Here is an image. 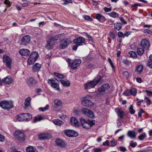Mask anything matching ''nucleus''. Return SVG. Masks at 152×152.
I'll use <instances>...</instances> for the list:
<instances>
[{
    "label": "nucleus",
    "instance_id": "nucleus-10",
    "mask_svg": "<svg viewBox=\"0 0 152 152\" xmlns=\"http://www.w3.org/2000/svg\"><path fill=\"white\" fill-rule=\"evenodd\" d=\"M64 133L65 135L69 137H76L78 135V133L77 132L70 129L65 130Z\"/></svg>",
    "mask_w": 152,
    "mask_h": 152
},
{
    "label": "nucleus",
    "instance_id": "nucleus-59",
    "mask_svg": "<svg viewBox=\"0 0 152 152\" xmlns=\"http://www.w3.org/2000/svg\"><path fill=\"white\" fill-rule=\"evenodd\" d=\"M5 140V136L0 133V142H4Z\"/></svg>",
    "mask_w": 152,
    "mask_h": 152
},
{
    "label": "nucleus",
    "instance_id": "nucleus-25",
    "mask_svg": "<svg viewBox=\"0 0 152 152\" xmlns=\"http://www.w3.org/2000/svg\"><path fill=\"white\" fill-rule=\"evenodd\" d=\"M143 69V66L142 64H140L137 66L135 68V71L138 74H140Z\"/></svg>",
    "mask_w": 152,
    "mask_h": 152
},
{
    "label": "nucleus",
    "instance_id": "nucleus-22",
    "mask_svg": "<svg viewBox=\"0 0 152 152\" xmlns=\"http://www.w3.org/2000/svg\"><path fill=\"white\" fill-rule=\"evenodd\" d=\"M115 111L117 115L121 118H123L124 115V112L122 110L120 109L119 107L116 108Z\"/></svg>",
    "mask_w": 152,
    "mask_h": 152
},
{
    "label": "nucleus",
    "instance_id": "nucleus-49",
    "mask_svg": "<svg viewBox=\"0 0 152 152\" xmlns=\"http://www.w3.org/2000/svg\"><path fill=\"white\" fill-rule=\"evenodd\" d=\"M49 107V105L48 104H47L44 107H40L39 108V111L44 112L48 110V108Z\"/></svg>",
    "mask_w": 152,
    "mask_h": 152
},
{
    "label": "nucleus",
    "instance_id": "nucleus-9",
    "mask_svg": "<svg viewBox=\"0 0 152 152\" xmlns=\"http://www.w3.org/2000/svg\"><path fill=\"white\" fill-rule=\"evenodd\" d=\"M62 106V103L61 101L58 99H56L54 101L53 108L56 111H59L60 108Z\"/></svg>",
    "mask_w": 152,
    "mask_h": 152
},
{
    "label": "nucleus",
    "instance_id": "nucleus-60",
    "mask_svg": "<svg viewBox=\"0 0 152 152\" xmlns=\"http://www.w3.org/2000/svg\"><path fill=\"white\" fill-rule=\"evenodd\" d=\"M122 74L126 78H128L129 75V73L126 71H124L122 72Z\"/></svg>",
    "mask_w": 152,
    "mask_h": 152
},
{
    "label": "nucleus",
    "instance_id": "nucleus-51",
    "mask_svg": "<svg viewBox=\"0 0 152 152\" xmlns=\"http://www.w3.org/2000/svg\"><path fill=\"white\" fill-rule=\"evenodd\" d=\"M145 99L147 100L146 102L147 106H150L151 103V101L150 99L148 97H145Z\"/></svg>",
    "mask_w": 152,
    "mask_h": 152
},
{
    "label": "nucleus",
    "instance_id": "nucleus-17",
    "mask_svg": "<svg viewBox=\"0 0 152 152\" xmlns=\"http://www.w3.org/2000/svg\"><path fill=\"white\" fill-rule=\"evenodd\" d=\"M70 122L73 126L79 127L80 126V123L74 117H72L71 118Z\"/></svg>",
    "mask_w": 152,
    "mask_h": 152
},
{
    "label": "nucleus",
    "instance_id": "nucleus-4",
    "mask_svg": "<svg viewBox=\"0 0 152 152\" xmlns=\"http://www.w3.org/2000/svg\"><path fill=\"white\" fill-rule=\"evenodd\" d=\"M16 117L19 121H28L32 118V115L29 113H23L17 115Z\"/></svg>",
    "mask_w": 152,
    "mask_h": 152
},
{
    "label": "nucleus",
    "instance_id": "nucleus-19",
    "mask_svg": "<svg viewBox=\"0 0 152 152\" xmlns=\"http://www.w3.org/2000/svg\"><path fill=\"white\" fill-rule=\"evenodd\" d=\"M95 18L99 21L102 23H104L106 20L104 16L99 13L96 14Z\"/></svg>",
    "mask_w": 152,
    "mask_h": 152
},
{
    "label": "nucleus",
    "instance_id": "nucleus-36",
    "mask_svg": "<svg viewBox=\"0 0 152 152\" xmlns=\"http://www.w3.org/2000/svg\"><path fill=\"white\" fill-rule=\"evenodd\" d=\"M107 15L113 18H117L119 15V14L115 12H111L108 13H107Z\"/></svg>",
    "mask_w": 152,
    "mask_h": 152
},
{
    "label": "nucleus",
    "instance_id": "nucleus-11",
    "mask_svg": "<svg viewBox=\"0 0 152 152\" xmlns=\"http://www.w3.org/2000/svg\"><path fill=\"white\" fill-rule=\"evenodd\" d=\"M144 50H149L150 46L149 41L147 39H143L141 41L140 45H139Z\"/></svg>",
    "mask_w": 152,
    "mask_h": 152
},
{
    "label": "nucleus",
    "instance_id": "nucleus-6",
    "mask_svg": "<svg viewBox=\"0 0 152 152\" xmlns=\"http://www.w3.org/2000/svg\"><path fill=\"white\" fill-rule=\"evenodd\" d=\"M14 136L20 142H23L25 140L26 135L23 132L19 130L16 131L14 134Z\"/></svg>",
    "mask_w": 152,
    "mask_h": 152
},
{
    "label": "nucleus",
    "instance_id": "nucleus-21",
    "mask_svg": "<svg viewBox=\"0 0 152 152\" xmlns=\"http://www.w3.org/2000/svg\"><path fill=\"white\" fill-rule=\"evenodd\" d=\"M55 142L57 145L61 147H64L66 145L65 141L60 139H57Z\"/></svg>",
    "mask_w": 152,
    "mask_h": 152
},
{
    "label": "nucleus",
    "instance_id": "nucleus-52",
    "mask_svg": "<svg viewBox=\"0 0 152 152\" xmlns=\"http://www.w3.org/2000/svg\"><path fill=\"white\" fill-rule=\"evenodd\" d=\"M137 145V143L136 142H134L133 141L130 142V146L132 148H134Z\"/></svg>",
    "mask_w": 152,
    "mask_h": 152
},
{
    "label": "nucleus",
    "instance_id": "nucleus-44",
    "mask_svg": "<svg viewBox=\"0 0 152 152\" xmlns=\"http://www.w3.org/2000/svg\"><path fill=\"white\" fill-rule=\"evenodd\" d=\"M54 75L59 78L62 79L64 78V76L63 74L58 73L55 72L54 73Z\"/></svg>",
    "mask_w": 152,
    "mask_h": 152
},
{
    "label": "nucleus",
    "instance_id": "nucleus-16",
    "mask_svg": "<svg viewBox=\"0 0 152 152\" xmlns=\"http://www.w3.org/2000/svg\"><path fill=\"white\" fill-rule=\"evenodd\" d=\"M26 82L28 85L30 87L34 86L38 83L37 81L32 77H29L26 80Z\"/></svg>",
    "mask_w": 152,
    "mask_h": 152
},
{
    "label": "nucleus",
    "instance_id": "nucleus-57",
    "mask_svg": "<svg viewBox=\"0 0 152 152\" xmlns=\"http://www.w3.org/2000/svg\"><path fill=\"white\" fill-rule=\"evenodd\" d=\"M140 110L138 113V117L140 118L141 117L142 113H145V111L143 109L141 108H140Z\"/></svg>",
    "mask_w": 152,
    "mask_h": 152
},
{
    "label": "nucleus",
    "instance_id": "nucleus-15",
    "mask_svg": "<svg viewBox=\"0 0 152 152\" xmlns=\"http://www.w3.org/2000/svg\"><path fill=\"white\" fill-rule=\"evenodd\" d=\"M83 104L85 106L89 108L92 107L94 105L93 102L90 100L84 99L82 101Z\"/></svg>",
    "mask_w": 152,
    "mask_h": 152
},
{
    "label": "nucleus",
    "instance_id": "nucleus-3",
    "mask_svg": "<svg viewBox=\"0 0 152 152\" xmlns=\"http://www.w3.org/2000/svg\"><path fill=\"white\" fill-rule=\"evenodd\" d=\"M0 107L3 109L9 110L14 107V105L11 102L4 100L0 102Z\"/></svg>",
    "mask_w": 152,
    "mask_h": 152
},
{
    "label": "nucleus",
    "instance_id": "nucleus-29",
    "mask_svg": "<svg viewBox=\"0 0 152 152\" xmlns=\"http://www.w3.org/2000/svg\"><path fill=\"white\" fill-rule=\"evenodd\" d=\"M127 136L132 139H135L136 137L135 132L132 131H129L128 132Z\"/></svg>",
    "mask_w": 152,
    "mask_h": 152
},
{
    "label": "nucleus",
    "instance_id": "nucleus-12",
    "mask_svg": "<svg viewBox=\"0 0 152 152\" xmlns=\"http://www.w3.org/2000/svg\"><path fill=\"white\" fill-rule=\"evenodd\" d=\"M69 41L66 39L61 40L59 44L60 48L61 49H64L66 48L69 45Z\"/></svg>",
    "mask_w": 152,
    "mask_h": 152
},
{
    "label": "nucleus",
    "instance_id": "nucleus-50",
    "mask_svg": "<svg viewBox=\"0 0 152 152\" xmlns=\"http://www.w3.org/2000/svg\"><path fill=\"white\" fill-rule=\"evenodd\" d=\"M123 63L126 66H129L131 61L128 59H124L123 61Z\"/></svg>",
    "mask_w": 152,
    "mask_h": 152
},
{
    "label": "nucleus",
    "instance_id": "nucleus-5",
    "mask_svg": "<svg viewBox=\"0 0 152 152\" xmlns=\"http://www.w3.org/2000/svg\"><path fill=\"white\" fill-rule=\"evenodd\" d=\"M48 83L51 85V86L54 88L56 89L58 91H60L59 86V81L55 78L49 79L48 80Z\"/></svg>",
    "mask_w": 152,
    "mask_h": 152
},
{
    "label": "nucleus",
    "instance_id": "nucleus-41",
    "mask_svg": "<svg viewBox=\"0 0 152 152\" xmlns=\"http://www.w3.org/2000/svg\"><path fill=\"white\" fill-rule=\"evenodd\" d=\"M129 53L130 55V57L133 58H136L137 57L136 53L132 51H130Z\"/></svg>",
    "mask_w": 152,
    "mask_h": 152
},
{
    "label": "nucleus",
    "instance_id": "nucleus-34",
    "mask_svg": "<svg viewBox=\"0 0 152 152\" xmlns=\"http://www.w3.org/2000/svg\"><path fill=\"white\" fill-rule=\"evenodd\" d=\"M61 83L63 86L69 87L70 86V83L69 81H65L63 80H60Z\"/></svg>",
    "mask_w": 152,
    "mask_h": 152
},
{
    "label": "nucleus",
    "instance_id": "nucleus-26",
    "mask_svg": "<svg viewBox=\"0 0 152 152\" xmlns=\"http://www.w3.org/2000/svg\"><path fill=\"white\" fill-rule=\"evenodd\" d=\"M41 66V65L39 63L35 64L32 68L34 72H38L39 71Z\"/></svg>",
    "mask_w": 152,
    "mask_h": 152
},
{
    "label": "nucleus",
    "instance_id": "nucleus-7",
    "mask_svg": "<svg viewBox=\"0 0 152 152\" xmlns=\"http://www.w3.org/2000/svg\"><path fill=\"white\" fill-rule=\"evenodd\" d=\"M81 113L82 114L86 116L93 118L94 117V115L93 112L90 110L86 108H83L81 110Z\"/></svg>",
    "mask_w": 152,
    "mask_h": 152
},
{
    "label": "nucleus",
    "instance_id": "nucleus-64",
    "mask_svg": "<svg viewBox=\"0 0 152 152\" xmlns=\"http://www.w3.org/2000/svg\"><path fill=\"white\" fill-rule=\"evenodd\" d=\"M145 92L147 93V95L148 96H152V91H149V90H146L145 91Z\"/></svg>",
    "mask_w": 152,
    "mask_h": 152
},
{
    "label": "nucleus",
    "instance_id": "nucleus-33",
    "mask_svg": "<svg viewBox=\"0 0 152 152\" xmlns=\"http://www.w3.org/2000/svg\"><path fill=\"white\" fill-rule=\"evenodd\" d=\"M114 27L116 30L120 31L122 28V25L120 23L116 22L114 23Z\"/></svg>",
    "mask_w": 152,
    "mask_h": 152
},
{
    "label": "nucleus",
    "instance_id": "nucleus-42",
    "mask_svg": "<svg viewBox=\"0 0 152 152\" xmlns=\"http://www.w3.org/2000/svg\"><path fill=\"white\" fill-rule=\"evenodd\" d=\"M146 134L143 132L138 137V139L140 140H142L146 137Z\"/></svg>",
    "mask_w": 152,
    "mask_h": 152
},
{
    "label": "nucleus",
    "instance_id": "nucleus-20",
    "mask_svg": "<svg viewBox=\"0 0 152 152\" xmlns=\"http://www.w3.org/2000/svg\"><path fill=\"white\" fill-rule=\"evenodd\" d=\"M85 42V39L83 37H79L74 39L73 40V42L74 44H80V45H82V43H84Z\"/></svg>",
    "mask_w": 152,
    "mask_h": 152
},
{
    "label": "nucleus",
    "instance_id": "nucleus-48",
    "mask_svg": "<svg viewBox=\"0 0 152 152\" xmlns=\"http://www.w3.org/2000/svg\"><path fill=\"white\" fill-rule=\"evenodd\" d=\"M130 92V89H127L124 91L123 93V95L125 96H128L131 95Z\"/></svg>",
    "mask_w": 152,
    "mask_h": 152
},
{
    "label": "nucleus",
    "instance_id": "nucleus-28",
    "mask_svg": "<svg viewBox=\"0 0 152 152\" xmlns=\"http://www.w3.org/2000/svg\"><path fill=\"white\" fill-rule=\"evenodd\" d=\"M26 151L27 152H38L37 150L35 148L32 146L27 147Z\"/></svg>",
    "mask_w": 152,
    "mask_h": 152
},
{
    "label": "nucleus",
    "instance_id": "nucleus-53",
    "mask_svg": "<svg viewBox=\"0 0 152 152\" xmlns=\"http://www.w3.org/2000/svg\"><path fill=\"white\" fill-rule=\"evenodd\" d=\"M4 4L7 5V8L11 6V4L9 0H5Z\"/></svg>",
    "mask_w": 152,
    "mask_h": 152
},
{
    "label": "nucleus",
    "instance_id": "nucleus-62",
    "mask_svg": "<svg viewBox=\"0 0 152 152\" xmlns=\"http://www.w3.org/2000/svg\"><path fill=\"white\" fill-rule=\"evenodd\" d=\"M80 46V44H76L72 48L73 50L75 51H76L77 50V48Z\"/></svg>",
    "mask_w": 152,
    "mask_h": 152
},
{
    "label": "nucleus",
    "instance_id": "nucleus-43",
    "mask_svg": "<svg viewBox=\"0 0 152 152\" xmlns=\"http://www.w3.org/2000/svg\"><path fill=\"white\" fill-rule=\"evenodd\" d=\"M43 119V117L41 116H36L34 117L33 122L34 123L37 122V121H39Z\"/></svg>",
    "mask_w": 152,
    "mask_h": 152
},
{
    "label": "nucleus",
    "instance_id": "nucleus-58",
    "mask_svg": "<svg viewBox=\"0 0 152 152\" xmlns=\"http://www.w3.org/2000/svg\"><path fill=\"white\" fill-rule=\"evenodd\" d=\"M92 59V57L90 55H88L86 57L85 60L86 61H89Z\"/></svg>",
    "mask_w": 152,
    "mask_h": 152
},
{
    "label": "nucleus",
    "instance_id": "nucleus-23",
    "mask_svg": "<svg viewBox=\"0 0 152 152\" xmlns=\"http://www.w3.org/2000/svg\"><path fill=\"white\" fill-rule=\"evenodd\" d=\"M20 54L22 56H27L30 53V51L27 49H23L19 51Z\"/></svg>",
    "mask_w": 152,
    "mask_h": 152
},
{
    "label": "nucleus",
    "instance_id": "nucleus-45",
    "mask_svg": "<svg viewBox=\"0 0 152 152\" xmlns=\"http://www.w3.org/2000/svg\"><path fill=\"white\" fill-rule=\"evenodd\" d=\"M129 110V113L131 114H134L135 112V111L133 109V106L132 105L130 106Z\"/></svg>",
    "mask_w": 152,
    "mask_h": 152
},
{
    "label": "nucleus",
    "instance_id": "nucleus-32",
    "mask_svg": "<svg viewBox=\"0 0 152 152\" xmlns=\"http://www.w3.org/2000/svg\"><path fill=\"white\" fill-rule=\"evenodd\" d=\"M62 34H58L56 35L55 36L52 38L51 39L54 42H55L58 40H60L61 39V36Z\"/></svg>",
    "mask_w": 152,
    "mask_h": 152
},
{
    "label": "nucleus",
    "instance_id": "nucleus-14",
    "mask_svg": "<svg viewBox=\"0 0 152 152\" xmlns=\"http://www.w3.org/2000/svg\"><path fill=\"white\" fill-rule=\"evenodd\" d=\"M110 86L108 83H106L103 84L101 87H99L98 89V92L99 93L105 92V90L109 89Z\"/></svg>",
    "mask_w": 152,
    "mask_h": 152
},
{
    "label": "nucleus",
    "instance_id": "nucleus-38",
    "mask_svg": "<svg viewBox=\"0 0 152 152\" xmlns=\"http://www.w3.org/2000/svg\"><path fill=\"white\" fill-rule=\"evenodd\" d=\"M131 95H132L133 96H135L137 94V91L136 89L134 88H131L130 89Z\"/></svg>",
    "mask_w": 152,
    "mask_h": 152
},
{
    "label": "nucleus",
    "instance_id": "nucleus-47",
    "mask_svg": "<svg viewBox=\"0 0 152 152\" xmlns=\"http://www.w3.org/2000/svg\"><path fill=\"white\" fill-rule=\"evenodd\" d=\"M31 102H24V108L26 109H29L31 107Z\"/></svg>",
    "mask_w": 152,
    "mask_h": 152
},
{
    "label": "nucleus",
    "instance_id": "nucleus-54",
    "mask_svg": "<svg viewBox=\"0 0 152 152\" xmlns=\"http://www.w3.org/2000/svg\"><path fill=\"white\" fill-rule=\"evenodd\" d=\"M143 32L145 34H152V31L147 29H144L143 31Z\"/></svg>",
    "mask_w": 152,
    "mask_h": 152
},
{
    "label": "nucleus",
    "instance_id": "nucleus-40",
    "mask_svg": "<svg viewBox=\"0 0 152 152\" xmlns=\"http://www.w3.org/2000/svg\"><path fill=\"white\" fill-rule=\"evenodd\" d=\"M71 68L73 70L76 69L79 66L78 64L74 60L71 64Z\"/></svg>",
    "mask_w": 152,
    "mask_h": 152
},
{
    "label": "nucleus",
    "instance_id": "nucleus-2",
    "mask_svg": "<svg viewBox=\"0 0 152 152\" xmlns=\"http://www.w3.org/2000/svg\"><path fill=\"white\" fill-rule=\"evenodd\" d=\"M80 122L83 127L86 129H90L95 124V121L93 120L86 121L83 118H80Z\"/></svg>",
    "mask_w": 152,
    "mask_h": 152
},
{
    "label": "nucleus",
    "instance_id": "nucleus-31",
    "mask_svg": "<svg viewBox=\"0 0 152 152\" xmlns=\"http://www.w3.org/2000/svg\"><path fill=\"white\" fill-rule=\"evenodd\" d=\"M97 67L96 64H91L88 63L87 64V68L89 69H94Z\"/></svg>",
    "mask_w": 152,
    "mask_h": 152
},
{
    "label": "nucleus",
    "instance_id": "nucleus-24",
    "mask_svg": "<svg viewBox=\"0 0 152 152\" xmlns=\"http://www.w3.org/2000/svg\"><path fill=\"white\" fill-rule=\"evenodd\" d=\"M50 137V135L48 134H42L38 136L39 139L41 140L48 139Z\"/></svg>",
    "mask_w": 152,
    "mask_h": 152
},
{
    "label": "nucleus",
    "instance_id": "nucleus-18",
    "mask_svg": "<svg viewBox=\"0 0 152 152\" xmlns=\"http://www.w3.org/2000/svg\"><path fill=\"white\" fill-rule=\"evenodd\" d=\"M13 80L12 77L9 76L3 79L2 82L5 84L10 85L12 83Z\"/></svg>",
    "mask_w": 152,
    "mask_h": 152
},
{
    "label": "nucleus",
    "instance_id": "nucleus-1",
    "mask_svg": "<svg viewBox=\"0 0 152 152\" xmlns=\"http://www.w3.org/2000/svg\"><path fill=\"white\" fill-rule=\"evenodd\" d=\"M102 79L101 76L97 75L93 80L90 81L85 84V89L87 90L94 88L97 84L101 83L102 82Z\"/></svg>",
    "mask_w": 152,
    "mask_h": 152
},
{
    "label": "nucleus",
    "instance_id": "nucleus-8",
    "mask_svg": "<svg viewBox=\"0 0 152 152\" xmlns=\"http://www.w3.org/2000/svg\"><path fill=\"white\" fill-rule=\"evenodd\" d=\"M3 62L6 64L7 67L11 69L12 62V59L9 56L6 54L3 55Z\"/></svg>",
    "mask_w": 152,
    "mask_h": 152
},
{
    "label": "nucleus",
    "instance_id": "nucleus-30",
    "mask_svg": "<svg viewBox=\"0 0 152 152\" xmlns=\"http://www.w3.org/2000/svg\"><path fill=\"white\" fill-rule=\"evenodd\" d=\"M145 50L139 46L137 48V54L140 56H142L144 53Z\"/></svg>",
    "mask_w": 152,
    "mask_h": 152
},
{
    "label": "nucleus",
    "instance_id": "nucleus-39",
    "mask_svg": "<svg viewBox=\"0 0 152 152\" xmlns=\"http://www.w3.org/2000/svg\"><path fill=\"white\" fill-rule=\"evenodd\" d=\"M36 61L29 56L27 61L28 64L29 65L33 64Z\"/></svg>",
    "mask_w": 152,
    "mask_h": 152
},
{
    "label": "nucleus",
    "instance_id": "nucleus-27",
    "mask_svg": "<svg viewBox=\"0 0 152 152\" xmlns=\"http://www.w3.org/2000/svg\"><path fill=\"white\" fill-rule=\"evenodd\" d=\"M52 42L53 41L51 39L50 40L47 41V44L46 47L48 50H50L53 48L54 44L52 43Z\"/></svg>",
    "mask_w": 152,
    "mask_h": 152
},
{
    "label": "nucleus",
    "instance_id": "nucleus-55",
    "mask_svg": "<svg viewBox=\"0 0 152 152\" xmlns=\"http://www.w3.org/2000/svg\"><path fill=\"white\" fill-rule=\"evenodd\" d=\"M63 1H64L62 4L65 5H67L69 3H72V0H62Z\"/></svg>",
    "mask_w": 152,
    "mask_h": 152
},
{
    "label": "nucleus",
    "instance_id": "nucleus-13",
    "mask_svg": "<svg viewBox=\"0 0 152 152\" xmlns=\"http://www.w3.org/2000/svg\"><path fill=\"white\" fill-rule=\"evenodd\" d=\"M30 39V37L29 35H25L21 38L20 44L24 45H26L29 43Z\"/></svg>",
    "mask_w": 152,
    "mask_h": 152
},
{
    "label": "nucleus",
    "instance_id": "nucleus-37",
    "mask_svg": "<svg viewBox=\"0 0 152 152\" xmlns=\"http://www.w3.org/2000/svg\"><path fill=\"white\" fill-rule=\"evenodd\" d=\"M53 122L55 124L58 126H61L64 124L63 122L58 119L53 120Z\"/></svg>",
    "mask_w": 152,
    "mask_h": 152
},
{
    "label": "nucleus",
    "instance_id": "nucleus-61",
    "mask_svg": "<svg viewBox=\"0 0 152 152\" xmlns=\"http://www.w3.org/2000/svg\"><path fill=\"white\" fill-rule=\"evenodd\" d=\"M147 64L148 67L150 69H152V61L148 60Z\"/></svg>",
    "mask_w": 152,
    "mask_h": 152
},
{
    "label": "nucleus",
    "instance_id": "nucleus-46",
    "mask_svg": "<svg viewBox=\"0 0 152 152\" xmlns=\"http://www.w3.org/2000/svg\"><path fill=\"white\" fill-rule=\"evenodd\" d=\"M83 18L86 20L92 21H93V19L89 15H85L83 16Z\"/></svg>",
    "mask_w": 152,
    "mask_h": 152
},
{
    "label": "nucleus",
    "instance_id": "nucleus-56",
    "mask_svg": "<svg viewBox=\"0 0 152 152\" xmlns=\"http://www.w3.org/2000/svg\"><path fill=\"white\" fill-rule=\"evenodd\" d=\"M136 100L137 101L136 104L138 106H140L141 105V103L143 102V99H141L140 100L138 98H137L136 99Z\"/></svg>",
    "mask_w": 152,
    "mask_h": 152
},
{
    "label": "nucleus",
    "instance_id": "nucleus-63",
    "mask_svg": "<svg viewBox=\"0 0 152 152\" xmlns=\"http://www.w3.org/2000/svg\"><path fill=\"white\" fill-rule=\"evenodd\" d=\"M132 33L131 31H126L125 33L124 34V37H128L129 35H130Z\"/></svg>",
    "mask_w": 152,
    "mask_h": 152
},
{
    "label": "nucleus",
    "instance_id": "nucleus-35",
    "mask_svg": "<svg viewBox=\"0 0 152 152\" xmlns=\"http://www.w3.org/2000/svg\"><path fill=\"white\" fill-rule=\"evenodd\" d=\"M30 56L37 60L39 57V55L37 52H33L31 53Z\"/></svg>",
    "mask_w": 152,
    "mask_h": 152
}]
</instances>
